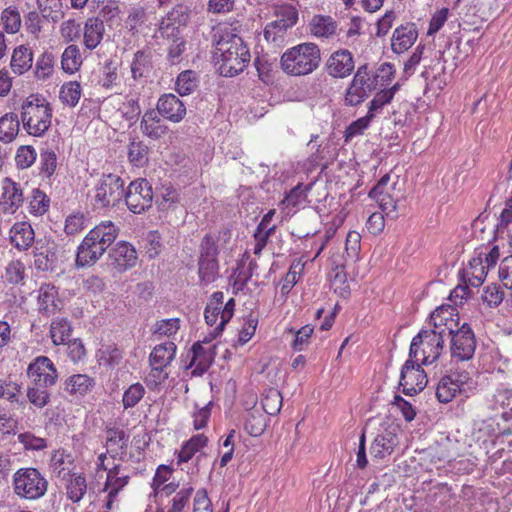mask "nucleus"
<instances>
[{"instance_id":"6e6d98bb","label":"nucleus","mask_w":512,"mask_h":512,"mask_svg":"<svg viewBox=\"0 0 512 512\" xmlns=\"http://www.w3.org/2000/svg\"><path fill=\"white\" fill-rule=\"evenodd\" d=\"M310 186H303L301 183L290 190L281 204L286 207H297L306 201Z\"/></svg>"},{"instance_id":"5fc2aeb1","label":"nucleus","mask_w":512,"mask_h":512,"mask_svg":"<svg viewBox=\"0 0 512 512\" xmlns=\"http://www.w3.org/2000/svg\"><path fill=\"white\" fill-rule=\"evenodd\" d=\"M1 21L7 33L15 34L21 27L20 13L15 9L8 7L2 11Z\"/></svg>"},{"instance_id":"dca6fc26","label":"nucleus","mask_w":512,"mask_h":512,"mask_svg":"<svg viewBox=\"0 0 512 512\" xmlns=\"http://www.w3.org/2000/svg\"><path fill=\"white\" fill-rule=\"evenodd\" d=\"M355 67L352 53L347 49H339L333 52L326 61L325 68L333 78H346Z\"/></svg>"},{"instance_id":"ea45409f","label":"nucleus","mask_w":512,"mask_h":512,"mask_svg":"<svg viewBox=\"0 0 512 512\" xmlns=\"http://www.w3.org/2000/svg\"><path fill=\"white\" fill-rule=\"evenodd\" d=\"M28 200V211L34 216H42L49 210L50 199L40 189H33L31 196L28 197Z\"/></svg>"},{"instance_id":"1a4fd4ad","label":"nucleus","mask_w":512,"mask_h":512,"mask_svg":"<svg viewBox=\"0 0 512 512\" xmlns=\"http://www.w3.org/2000/svg\"><path fill=\"white\" fill-rule=\"evenodd\" d=\"M123 198L131 212L140 214L152 206V187L146 179H137L124 189Z\"/></svg>"},{"instance_id":"a19ab883","label":"nucleus","mask_w":512,"mask_h":512,"mask_svg":"<svg viewBox=\"0 0 512 512\" xmlns=\"http://www.w3.org/2000/svg\"><path fill=\"white\" fill-rule=\"evenodd\" d=\"M148 146L142 141L132 140L128 145V159L136 167H143L148 162Z\"/></svg>"},{"instance_id":"f8f14e48","label":"nucleus","mask_w":512,"mask_h":512,"mask_svg":"<svg viewBox=\"0 0 512 512\" xmlns=\"http://www.w3.org/2000/svg\"><path fill=\"white\" fill-rule=\"evenodd\" d=\"M27 375L32 379L35 385L40 387H51L56 384L58 372L50 360L46 356H38L28 365Z\"/></svg>"},{"instance_id":"20e7f679","label":"nucleus","mask_w":512,"mask_h":512,"mask_svg":"<svg viewBox=\"0 0 512 512\" xmlns=\"http://www.w3.org/2000/svg\"><path fill=\"white\" fill-rule=\"evenodd\" d=\"M447 335L442 331L434 329H422L413 337L409 357L421 361L423 365L434 363L444 349V342Z\"/></svg>"},{"instance_id":"a878e982","label":"nucleus","mask_w":512,"mask_h":512,"mask_svg":"<svg viewBox=\"0 0 512 512\" xmlns=\"http://www.w3.org/2000/svg\"><path fill=\"white\" fill-rule=\"evenodd\" d=\"M58 291L56 287L49 283H44L38 291L39 311L46 316L55 314L59 309Z\"/></svg>"},{"instance_id":"bb28decb","label":"nucleus","mask_w":512,"mask_h":512,"mask_svg":"<svg viewBox=\"0 0 512 512\" xmlns=\"http://www.w3.org/2000/svg\"><path fill=\"white\" fill-rule=\"evenodd\" d=\"M105 32L104 23L96 17L86 20L83 29V43L89 50H94L101 43Z\"/></svg>"},{"instance_id":"c85d7f7f","label":"nucleus","mask_w":512,"mask_h":512,"mask_svg":"<svg viewBox=\"0 0 512 512\" xmlns=\"http://www.w3.org/2000/svg\"><path fill=\"white\" fill-rule=\"evenodd\" d=\"M118 231V228L113 222L103 221L90 230L88 236H90L99 246L108 249L116 240Z\"/></svg>"},{"instance_id":"9b49d317","label":"nucleus","mask_w":512,"mask_h":512,"mask_svg":"<svg viewBox=\"0 0 512 512\" xmlns=\"http://www.w3.org/2000/svg\"><path fill=\"white\" fill-rule=\"evenodd\" d=\"M446 339L451 340V356L457 360H469L476 348V340L471 327L464 323L454 330L453 334Z\"/></svg>"},{"instance_id":"79ce46f5","label":"nucleus","mask_w":512,"mask_h":512,"mask_svg":"<svg viewBox=\"0 0 512 512\" xmlns=\"http://www.w3.org/2000/svg\"><path fill=\"white\" fill-rule=\"evenodd\" d=\"M66 485L67 496L74 503L79 502L87 490L86 479L80 474H72Z\"/></svg>"},{"instance_id":"cd10ccee","label":"nucleus","mask_w":512,"mask_h":512,"mask_svg":"<svg viewBox=\"0 0 512 512\" xmlns=\"http://www.w3.org/2000/svg\"><path fill=\"white\" fill-rule=\"evenodd\" d=\"M216 356V346L212 345L208 349L204 348L200 342L192 346V360L189 366L195 365V372L199 374L206 372L214 361Z\"/></svg>"},{"instance_id":"f257e3e1","label":"nucleus","mask_w":512,"mask_h":512,"mask_svg":"<svg viewBox=\"0 0 512 512\" xmlns=\"http://www.w3.org/2000/svg\"><path fill=\"white\" fill-rule=\"evenodd\" d=\"M212 42L221 75L233 77L243 72L251 55L243 39L233 29L227 26L214 28Z\"/></svg>"},{"instance_id":"4be33fe9","label":"nucleus","mask_w":512,"mask_h":512,"mask_svg":"<svg viewBox=\"0 0 512 512\" xmlns=\"http://www.w3.org/2000/svg\"><path fill=\"white\" fill-rule=\"evenodd\" d=\"M105 434L107 453L113 458L125 455L129 444V435L117 427H108Z\"/></svg>"},{"instance_id":"e433bc0d","label":"nucleus","mask_w":512,"mask_h":512,"mask_svg":"<svg viewBox=\"0 0 512 512\" xmlns=\"http://www.w3.org/2000/svg\"><path fill=\"white\" fill-rule=\"evenodd\" d=\"M310 32L316 37L328 38L336 32V22L330 16L316 15L310 22Z\"/></svg>"},{"instance_id":"338daca9","label":"nucleus","mask_w":512,"mask_h":512,"mask_svg":"<svg viewBox=\"0 0 512 512\" xmlns=\"http://www.w3.org/2000/svg\"><path fill=\"white\" fill-rule=\"evenodd\" d=\"M179 327L180 321L178 318L163 319L156 322L154 334L170 337L177 333Z\"/></svg>"},{"instance_id":"a211bd4d","label":"nucleus","mask_w":512,"mask_h":512,"mask_svg":"<svg viewBox=\"0 0 512 512\" xmlns=\"http://www.w3.org/2000/svg\"><path fill=\"white\" fill-rule=\"evenodd\" d=\"M107 251L102 246H99L92 240L88 234L84 237L81 244L77 249L76 255V266L77 267H89L93 266Z\"/></svg>"},{"instance_id":"37998d69","label":"nucleus","mask_w":512,"mask_h":512,"mask_svg":"<svg viewBox=\"0 0 512 512\" xmlns=\"http://www.w3.org/2000/svg\"><path fill=\"white\" fill-rule=\"evenodd\" d=\"M176 91L181 95H189L198 87V78L196 72L185 70L181 72L176 79Z\"/></svg>"},{"instance_id":"aec40b11","label":"nucleus","mask_w":512,"mask_h":512,"mask_svg":"<svg viewBox=\"0 0 512 512\" xmlns=\"http://www.w3.org/2000/svg\"><path fill=\"white\" fill-rule=\"evenodd\" d=\"M418 31L414 23L397 27L392 35L391 49L397 54L407 51L417 40Z\"/></svg>"},{"instance_id":"3c124183","label":"nucleus","mask_w":512,"mask_h":512,"mask_svg":"<svg viewBox=\"0 0 512 512\" xmlns=\"http://www.w3.org/2000/svg\"><path fill=\"white\" fill-rule=\"evenodd\" d=\"M370 92L366 88L357 85L351 81L348 88L346 89L344 104L346 106H358L369 96Z\"/></svg>"},{"instance_id":"c03bdc74","label":"nucleus","mask_w":512,"mask_h":512,"mask_svg":"<svg viewBox=\"0 0 512 512\" xmlns=\"http://www.w3.org/2000/svg\"><path fill=\"white\" fill-rule=\"evenodd\" d=\"M81 85L77 81H70L62 85L59 98L62 103L74 107L78 104L81 97Z\"/></svg>"},{"instance_id":"58836bf2","label":"nucleus","mask_w":512,"mask_h":512,"mask_svg":"<svg viewBox=\"0 0 512 512\" xmlns=\"http://www.w3.org/2000/svg\"><path fill=\"white\" fill-rule=\"evenodd\" d=\"M151 69V55L149 52L138 50L131 63L132 77L137 80L146 76Z\"/></svg>"},{"instance_id":"bf43d9fd","label":"nucleus","mask_w":512,"mask_h":512,"mask_svg":"<svg viewBox=\"0 0 512 512\" xmlns=\"http://www.w3.org/2000/svg\"><path fill=\"white\" fill-rule=\"evenodd\" d=\"M492 408L512 412V389L499 387L492 396Z\"/></svg>"},{"instance_id":"09e8293b","label":"nucleus","mask_w":512,"mask_h":512,"mask_svg":"<svg viewBox=\"0 0 512 512\" xmlns=\"http://www.w3.org/2000/svg\"><path fill=\"white\" fill-rule=\"evenodd\" d=\"M54 63H55V57H54L53 53L48 52V51H45L44 53H42L38 57L36 64H35L34 73H35L36 78L41 79V80L49 78L53 73Z\"/></svg>"},{"instance_id":"5701e85b","label":"nucleus","mask_w":512,"mask_h":512,"mask_svg":"<svg viewBox=\"0 0 512 512\" xmlns=\"http://www.w3.org/2000/svg\"><path fill=\"white\" fill-rule=\"evenodd\" d=\"M96 385L93 377L86 374H74L64 382V391L76 397H83L90 393Z\"/></svg>"},{"instance_id":"6e6552de","label":"nucleus","mask_w":512,"mask_h":512,"mask_svg":"<svg viewBox=\"0 0 512 512\" xmlns=\"http://www.w3.org/2000/svg\"><path fill=\"white\" fill-rule=\"evenodd\" d=\"M276 20L268 23L264 29V38L268 42L280 45L284 41L286 31L298 20V11L291 5H283L275 12Z\"/></svg>"},{"instance_id":"0eeeda50","label":"nucleus","mask_w":512,"mask_h":512,"mask_svg":"<svg viewBox=\"0 0 512 512\" xmlns=\"http://www.w3.org/2000/svg\"><path fill=\"white\" fill-rule=\"evenodd\" d=\"M125 181L116 174H103L94 187V205L97 208L117 206L124 197Z\"/></svg>"},{"instance_id":"2f4dec72","label":"nucleus","mask_w":512,"mask_h":512,"mask_svg":"<svg viewBox=\"0 0 512 512\" xmlns=\"http://www.w3.org/2000/svg\"><path fill=\"white\" fill-rule=\"evenodd\" d=\"M129 481L128 475H120V466L116 465L107 473L105 490H108L107 507H111L112 499L121 491Z\"/></svg>"},{"instance_id":"4c0bfd02","label":"nucleus","mask_w":512,"mask_h":512,"mask_svg":"<svg viewBox=\"0 0 512 512\" xmlns=\"http://www.w3.org/2000/svg\"><path fill=\"white\" fill-rule=\"evenodd\" d=\"M72 464L71 456L64 450L55 451L50 459V467L53 474L61 479H65L70 473L69 466Z\"/></svg>"},{"instance_id":"b1692460","label":"nucleus","mask_w":512,"mask_h":512,"mask_svg":"<svg viewBox=\"0 0 512 512\" xmlns=\"http://www.w3.org/2000/svg\"><path fill=\"white\" fill-rule=\"evenodd\" d=\"M34 230L28 222H17L10 229V242L20 251L27 250L34 242Z\"/></svg>"},{"instance_id":"c756f323","label":"nucleus","mask_w":512,"mask_h":512,"mask_svg":"<svg viewBox=\"0 0 512 512\" xmlns=\"http://www.w3.org/2000/svg\"><path fill=\"white\" fill-rule=\"evenodd\" d=\"M33 52L31 48L20 45L13 50L10 67L17 75H22L32 68Z\"/></svg>"},{"instance_id":"680f3d73","label":"nucleus","mask_w":512,"mask_h":512,"mask_svg":"<svg viewBox=\"0 0 512 512\" xmlns=\"http://www.w3.org/2000/svg\"><path fill=\"white\" fill-rule=\"evenodd\" d=\"M27 398L37 408H44L50 402V393L38 385L28 387Z\"/></svg>"},{"instance_id":"72a5a7b5","label":"nucleus","mask_w":512,"mask_h":512,"mask_svg":"<svg viewBox=\"0 0 512 512\" xmlns=\"http://www.w3.org/2000/svg\"><path fill=\"white\" fill-rule=\"evenodd\" d=\"M208 438L203 434L192 436L183 444L178 453V464L187 463L192 457L207 445Z\"/></svg>"},{"instance_id":"6ab92c4d","label":"nucleus","mask_w":512,"mask_h":512,"mask_svg":"<svg viewBox=\"0 0 512 512\" xmlns=\"http://www.w3.org/2000/svg\"><path fill=\"white\" fill-rule=\"evenodd\" d=\"M454 316H457L455 308L450 305L436 308L430 316V322L433 325L432 329L437 331L443 330V333L450 337L454 330L458 328V320L454 319Z\"/></svg>"},{"instance_id":"7c9ffc66","label":"nucleus","mask_w":512,"mask_h":512,"mask_svg":"<svg viewBox=\"0 0 512 512\" xmlns=\"http://www.w3.org/2000/svg\"><path fill=\"white\" fill-rule=\"evenodd\" d=\"M20 131V119L18 114L8 112L0 117V141L11 143Z\"/></svg>"},{"instance_id":"c9c22d12","label":"nucleus","mask_w":512,"mask_h":512,"mask_svg":"<svg viewBox=\"0 0 512 512\" xmlns=\"http://www.w3.org/2000/svg\"><path fill=\"white\" fill-rule=\"evenodd\" d=\"M72 333L71 323L67 318H55L50 325V337L55 345L66 344Z\"/></svg>"},{"instance_id":"603ef678","label":"nucleus","mask_w":512,"mask_h":512,"mask_svg":"<svg viewBox=\"0 0 512 512\" xmlns=\"http://www.w3.org/2000/svg\"><path fill=\"white\" fill-rule=\"evenodd\" d=\"M282 395L276 389H270L262 398V409L268 415H276L282 407Z\"/></svg>"},{"instance_id":"0e129e2a","label":"nucleus","mask_w":512,"mask_h":512,"mask_svg":"<svg viewBox=\"0 0 512 512\" xmlns=\"http://www.w3.org/2000/svg\"><path fill=\"white\" fill-rule=\"evenodd\" d=\"M372 119V114L369 115L367 113L366 116L353 121L345 130V141H349L353 137L363 134L364 130L370 125Z\"/></svg>"},{"instance_id":"49530a36","label":"nucleus","mask_w":512,"mask_h":512,"mask_svg":"<svg viewBox=\"0 0 512 512\" xmlns=\"http://www.w3.org/2000/svg\"><path fill=\"white\" fill-rule=\"evenodd\" d=\"M266 429V418L258 409H254L248 413L245 422V430L253 437L263 434Z\"/></svg>"},{"instance_id":"13d9d810","label":"nucleus","mask_w":512,"mask_h":512,"mask_svg":"<svg viewBox=\"0 0 512 512\" xmlns=\"http://www.w3.org/2000/svg\"><path fill=\"white\" fill-rule=\"evenodd\" d=\"M145 394V388L140 383L130 385L124 392L122 403L125 409L135 407Z\"/></svg>"},{"instance_id":"e2e57ef3","label":"nucleus","mask_w":512,"mask_h":512,"mask_svg":"<svg viewBox=\"0 0 512 512\" xmlns=\"http://www.w3.org/2000/svg\"><path fill=\"white\" fill-rule=\"evenodd\" d=\"M504 299V291L497 284L488 285L482 294V300L489 307L499 306Z\"/></svg>"},{"instance_id":"8fccbe9b","label":"nucleus","mask_w":512,"mask_h":512,"mask_svg":"<svg viewBox=\"0 0 512 512\" xmlns=\"http://www.w3.org/2000/svg\"><path fill=\"white\" fill-rule=\"evenodd\" d=\"M218 238L212 234H206L199 246V259L200 260H217L218 250Z\"/></svg>"},{"instance_id":"ddd939ff","label":"nucleus","mask_w":512,"mask_h":512,"mask_svg":"<svg viewBox=\"0 0 512 512\" xmlns=\"http://www.w3.org/2000/svg\"><path fill=\"white\" fill-rule=\"evenodd\" d=\"M136 249L126 241L117 242L108 251L107 264L119 273L133 268L137 263Z\"/></svg>"},{"instance_id":"9d476101","label":"nucleus","mask_w":512,"mask_h":512,"mask_svg":"<svg viewBox=\"0 0 512 512\" xmlns=\"http://www.w3.org/2000/svg\"><path fill=\"white\" fill-rule=\"evenodd\" d=\"M421 365L415 358L410 357L404 363L399 382L404 394L412 396L426 387L427 376Z\"/></svg>"},{"instance_id":"864d4df0","label":"nucleus","mask_w":512,"mask_h":512,"mask_svg":"<svg viewBox=\"0 0 512 512\" xmlns=\"http://www.w3.org/2000/svg\"><path fill=\"white\" fill-rule=\"evenodd\" d=\"M179 200V194L172 186H163L159 197L156 199V205L161 211H167L175 208Z\"/></svg>"},{"instance_id":"f03ea898","label":"nucleus","mask_w":512,"mask_h":512,"mask_svg":"<svg viewBox=\"0 0 512 512\" xmlns=\"http://www.w3.org/2000/svg\"><path fill=\"white\" fill-rule=\"evenodd\" d=\"M321 62V51L315 43L307 42L287 49L281 56L283 71L291 76H305L315 71Z\"/></svg>"},{"instance_id":"412c9836","label":"nucleus","mask_w":512,"mask_h":512,"mask_svg":"<svg viewBox=\"0 0 512 512\" xmlns=\"http://www.w3.org/2000/svg\"><path fill=\"white\" fill-rule=\"evenodd\" d=\"M141 132L150 139L158 140L168 132L167 125L154 109L147 110L140 123Z\"/></svg>"},{"instance_id":"f3484780","label":"nucleus","mask_w":512,"mask_h":512,"mask_svg":"<svg viewBox=\"0 0 512 512\" xmlns=\"http://www.w3.org/2000/svg\"><path fill=\"white\" fill-rule=\"evenodd\" d=\"M157 113L164 119L179 123L186 116V106L176 95L172 93L163 94L157 101Z\"/></svg>"},{"instance_id":"2eb2a0df","label":"nucleus","mask_w":512,"mask_h":512,"mask_svg":"<svg viewBox=\"0 0 512 512\" xmlns=\"http://www.w3.org/2000/svg\"><path fill=\"white\" fill-rule=\"evenodd\" d=\"M390 176L389 174L384 175L378 181L376 186L369 192V197L374 199L383 213L391 218L396 217V200L392 195V191L395 189V183L389 185Z\"/></svg>"},{"instance_id":"a18cd8bd","label":"nucleus","mask_w":512,"mask_h":512,"mask_svg":"<svg viewBox=\"0 0 512 512\" xmlns=\"http://www.w3.org/2000/svg\"><path fill=\"white\" fill-rule=\"evenodd\" d=\"M219 273L218 260L198 259V275L203 285H208L216 280Z\"/></svg>"},{"instance_id":"f704fd0d","label":"nucleus","mask_w":512,"mask_h":512,"mask_svg":"<svg viewBox=\"0 0 512 512\" xmlns=\"http://www.w3.org/2000/svg\"><path fill=\"white\" fill-rule=\"evenodd\" d=\"M82 62V55L77 45L71 44L65 48L61 56V67L64 72L69 74L77 72Z\"/></svg>"},{"instance_id":"39448f33","label":"nucleus","mask_w":512,"mask_h":512,"mask_svg":"<svg viewBox=\"0 0 512 512\" xmlns=\"http://www.w3.org/2000/svg\"><path fill=\"white\" fill-rule=\"evenodd\" d=\"M477 388L476 381L467 371H452L443 376L436 387V397L441 403H449L457 395L469 397Z\"/></svg>"},{"instance_id":"052dcab7","label":"nucleus","mask_w":512,"mask_h":512,"mask_svg":"<svg viewBox=\"0 0 512 512\" xmlns=\"http://www.w3.org/2000/svg\"><path fill=\"white\" fill-rule=\"evenodd\" d=\"M3 277L10 284H19L25 277L24 264L20 260L11 261L6 266Z\"/></svg>"},{"instance_id":"69168bd1","label":"nucleus","mask_w":512,"mask_h":512,"mask_svg":"<svg viewBox=\"0 0 512 512\" xmlns=\"http://www.w3.org/2000/svg\"><path fill=\"white\" fill-rule=\"evenodd\" d=\"M37 153L32 146L18 148L15 161L18 167L24 169L30 167L36 160Z\"/></svg>"},{"instance_id":"473e14b6","label":"nucleus","mask_w":512,"mask_h":512,"mask_svg":"<svg viewBox=\"0 0 512 512\" xmlns=\"http://www.w3.org/2000/svg\"><path fill=\"white\" fill-rule=\"evenodd\" d=\"M176 353V345L169 341L159 344L152 350L149 362L150 365H159L167 367L174 359Z\"/></svg>"},{"instance_id":"4d7b16f0","label":"nucleus","mask_w":512,"mask_h":512,"mask_svg":"<svg viewBox=\"0 0 512 512\" xmlns=\"http://www.w3.org/2000/svg\"><path fill=\"white\" fill-rule=\"evenodd\" d=\"M82 32V27L75 19L63 21L60 25V35L66 43L77 41Z\"/></svg>"},{"instance_id":"4468645a","label":"nucleus","mask_w":512,"mask_h":512,"mask_svg":"<svg viewBox=\"0 0 512 512\" xmlns=\"http://www.w3.org/2000/svg\"><path fill=\"white\" fill-rule=\"evenodd\" d=\"M1 189L0 211L4 214H14L24 202L21 184L6 177L2 180Z\"/></svg>"},{"instance_id":"de8ad7c7","label":"nucleus","mask_w":512,"mask_h":512,"mask_svg":"<svg viewBox=\"0 0 512 512\" xmlns=\"http://www.w3.org/2000/svg\"><path fill=\"white\" fill-rule=\"evenodd\" d=\"M37 4L43 18L52 22H58L62 18L61 0H37Z\"/></svg>"},{"instance_id":"7ed1b4c3","label":"nucleus","mask_w":512,"mask_h":512,"mask_svg":"<svg viewBox=\"0 0 512 512\" xmlns=\"http://www.w3.org/2000/svg\"><path fill=\"white\" fill-rule=\"evenodd\" d=\"M20 109L23 129L29 135L42 137L49 130L52 108L44 97L31 94L22 102Z\"/></svg>"},{"instance_id":"393cba45","label":"nucleus","mask_w":512,"mask_h":512,"mask_svg":"<svg viewBox=\"0 0 512 512\" xmlns=\"http://www.w3.org/2000/svg\"><path fill=\"white\" fill-rule=\"evenodd\" d=\"M399 441L395 433L385 430L378 434L372 442L370 451L375 458L383 459L393 453Z\"/></svg>"},{"instance_id":"423d86ee","label":"nucleus","mask_w":512,"mask_h":512,"mask_svg":"<svg viewBox=\"0 0 512 512\" xmlns=\"http://www.w3.org/2000/svg\"><path fill=\"white\" fill-rule=\"evenodd\" d=\"M47 488V480L36 468H20L13 475V490L20 498L37 500L45 495Z\"/></svg>"},{"instance_id":"774afa93","label":"nucleus","mask_w":512,"mask_h":512,"mask_svg":"<svg viewBox=\"0 0 512 512\" xmlns=\"http://www.w3.org/2000/svg\"><path fill=\"white\" fill-rule=\"evenodd\" d=\"M498 275L503 286L512 289V255L501 260Z\"/></svg>"}]
</instances>
